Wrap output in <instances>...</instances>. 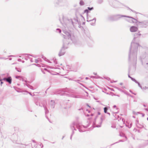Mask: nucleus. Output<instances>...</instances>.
Returning a JSON list of instances; mask_svg holds the SVG:
<instances>
[{"mask_svg":"<svg viewBox=\"0 0 148 148\" xmlns=\"http://www.w3.org/2000/svg\"><path fill=\"white\" fill-rule=\"evenodd\" d=\"M136 22H137V20H136L135 19H134V18H131L130 19V22L131 23H136Z\"/></svg>","mask_w":148,"mask_h":148,"instance_id":"nucleus-3","label":"nucleus"},{"mask_svg":"<svg viewBox=\"0 0 148 148\" xmlns=\"http://www.w3.org/2000/svg\"><path fill=\"white\" fill-rule=\"evenodd\" d=\"M88 9L89 10H91L92 9H93V7H92V8H90L89 7H88Z\"/></svg>","mask_w":148,"mask_h":148,"instance_id":"nucleus-7","label":"nucleus"},{"mask_svg":"<svg viewBox=\"0 0 148 148\" xmlns=\"http://www.w3.org/2000/svg\"><path fill=\"white\" fill-rule=\"evenodd\" d=\"M98 114L99 115H100V113L99 112H98Z\"/></svg>","mask_w":148,"mask_h":148,"instance_id":"nucleus-11","label":"nucleus"},{"mask_svg":"<svg viewBox=\"0 0 148 148\" xmlns=\"http://www.w3.org/2000/svg\"><path fill=\"white\" fill-rule=\"evenodd\" d=\"M20 77V76H16V78H18L19 77Z\"/></svg>","mask_w":148,"mask_h":148,"instance_id":"nucleus-8","label":"nucleus"},{"mask_svg":"<svg viewBox=\"0 0 148 148\" xmlns=\"http://www.w3.org/2000/svg\"><path fill=\"white\" fill-rule=\"evenodd\" d=\"M108 109L106 107H105L104 108V112L105 113H106L107 110Z\"/></svg>","mask_w":148,"mask_h":148,"instance_id":"nucleus-5","label":"nucleus"},{"mask_svg":"<svg viewBox=\"0 0 148 148\" xmlns=\"http://www.w3.org/2000/svg\"><path fill=\"white\" fill-rule=\"evenodd\" d=\"M85 12H88V10H85Z\"/></svg>","mask_w":148,"mask_h":148,"instance_id":"nucleus-9","label":"nucleus"},{"mask_svg":"<svg viewBox=\"0 0 148 148\" xmlns=\"http://www.w3.org/2000/svg\"><path fill=\"white\" fill-rule=\"evenodd\" d=\"M130 30L131 32H135L138 30V28L135 26H132L130 27Z\"/></svg>","mask_w":148,"mask_h":148,"instance_id":"nucleus-1","label":"nucleus"},{"mask_svg":"<svg viewBox=\"0 0 148 148\" xmlns=\"http://www.w3.org/2000/svg\"><path fill=\"white\" fill-rule=\"evenodd\" d=\"M140 35H141V34L140 33V32H139L138 33L135 34H134V36H140Z\"/></svg>","mask_w":148,"mask_h":148,"instance_id":"nucleus-4","label":"nucleus"},{"mask_svg":"<svg viewBox=\"0 0 148 148\" xmlns=\"http://www.w3.org/2000/svg\"><path fill=\"white\" fill-rule=\"evenodd\" d=\"M1 80L0 79V81H1Z\"/></svg>","mask_w":148,"mask_h":148,"instance_id":"nucleus-12","label":"nucleus"},{"mask_svg":"<svg viewBox=\"0 0 148 148\" xmlns=\"http://www.w3.org/2000/svg\"><path fill=\"white\" fill-rule=\"evenodd\" d=\"M3 80L6 81L7 82H8L10 84H11L12 82V79L10 77H8L7 78H4L3 79Z\"/></svg>","mask_w":148,"mask_h":148,"instance_id":"nucleus-2","label":"nucleus"},{"mask_svg":"<svg viewBox=\"0 0 148 148\" xmlns=\"http://www.w3.org/2000/svg\"><path fill=\"white\" fill-rule=\"evenodd\" d=\"M80 4L81 5H83L84 4V2L82 1H80Z\"/></svg>","mask_w":148,"mask_h":148,"instance_id":"nucleus-6","label":"nucleus"},{"mask_svg":"<svg viewBox=\"0 0 148 148\" xmlns=\"http://www.w3.org/2000/svg\"><path fill=\"white\" fill-rule=\"evenodd\" d=\"M1 85H2V84H3V82H1Z\"/></svg>","mask_w":148,"mask_h":148,"instance_id":"nucleus-10","label":"nucleus"}]
</instances>
